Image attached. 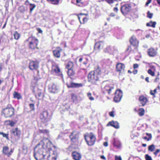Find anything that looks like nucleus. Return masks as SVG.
Here are the masks:
<instances>
[{"mask_svg": "<svg viewBox=\"0 0 160 160\" xmlns=\"http://www.w3.org/2000/svg\"><path fill=\"white\" fill-rule=\"evenodd\" d=\"M70 97L71 101L73 102H75L78 101V97L77 95L74 93H71L70 94Z\"/></svg>", "mask_w": 160, "mask_h": 160, "instance_id": "obj_30", "label": "nucleus"}, {"mask_svg": "<svg viewBox=\"0 0 160 160\" xmlns=\"http://www.w3.org/2000/svg\"><path fill=\"white\" fill-rule=\"evenodd\" d=\"M36 96L39 100H41L43 98L44 95L43 93L40 92L36 95Z\"/></svg>", "mask_w": 160, "mask_h": 160, "instance_id": "obj_38", "label": "nucleus"}, {"mask_svg": "<svg viewBox=\"0 0 160 160\" xmlns=\"http://www.w3.org/2000/svg\"><path fill=\"white\" fill-rule=\"evenodd\" d=\"M67 74L68 76L71 78H72L75 74V71L74 68L68 69Z\"/></svg>", "mask_w": 160, "mask_h": 160, "instance_id": "obj_28", "label": "nucleus"}, {"mask_svg": "<svg viewBox=\"0 0 160 160\" xmlns=\"http://www.w3.org/2000/svg\"><path fill=\"white\" fill-rule=\"evenodd\" d=\"M71 156L74 160H80L82 158V155L81 153L76 151L72 152Z\"/></svg>", "mask_w": 160, "mask_h": 160, "instance_id": "obj_22", "label": "nucleus"}, {"mask_svg": "<svg viewBox=\"0 0 160 160\" xmlns=\"http://www.w3.org/2000/svg\"><path fill=\"white\" fill-rule=\"evenodd\" d=\"M62 51V49L60 47H56L52 51L53 57L57 58H60L61 56V53Z\"/></svg>", "mask_w": 160, "mask_h": 160, "instance_id": "obj_14", "label": "nucleus"}, {"mask_svg": "<svg viewBox=\"0 0 160 160\" xmlns=\"http://www.w3.org/2000/svg\"><path fill=\"white\" fill-rule=\"evenodd\" d=\"M37 30L38 31V33H42V31L40 28H37Z\"/></svg>", "mask_w": 160, "mask_h": 160, "instance_id": "obj_58", "label": "nucleus"}, {"mask_svg": "<svg viewBox=\"0 0 160 160\" xmlns=\"http://www.w3.org/2000/svg\"><path fill=\"white\" fill-rule=\"evenodd\" d=\"M39 62L37 60H31L29 63L28 68L31 71H37L39 68Z\"/></svg>", "mask_w": 160, "mask_h": 160, "instance_id": "obj_8", "label": "nucleus"}, {"mask_svg": "<svg viewBox=\"0 0 160 160\" xmlns=\"http://www.w3.org/2000/svg\"><path fill=\"white\" fill-rule=\"evenodd\" d=\"M101 73V69L99 67L96 69L91 71L88 75V82L92 85H98L101 82L100 76Z\"/></svg>", "mask_w": 160, "mask_h": 160, "instance_id": "obj_2", "label": "nucleus"}, {"mask_svg": "<svg viewBox=\"0 0 160 160\" xmlns=\"http://www.w3.org/2000/svg\"><path fill=\"white\" fill-rule=\"evenodd\" d=\"M153 15V13H151L149 11H148L147 13V17L150 19L152 18Z\"/></svg>", "mask_w": 160, "mask_h": 160, "instance_id": "obj_53", "label": "nucleus"}, {"mask_svg": "<svg viewBox=\"0 0 160 160\" xmlns=\"http://www.w3.org/2000/svg\"><path fill=\"white\" fill-rule=\"evenodd\" d=\"M156 22H153L151 21L147 23L146 26L148 27H151L153 28H155L156 27Z\"/></svg>", "mask_w": 160, "mask_h": 160, "instance_id": "obj_36", "label": "nucleus"}, {"mask_svg": "<svg viewBox=\"0 0 160 160\" xmlns=\"http://www.w3.org/2000/svg\"><path fill=\"white\" fill-rule=\"evenodd\" d=\"M9 148L7 146H4L3 148V153L7 155L8 157H10L12 154L13 151L12 149H11L9 152H8Z\"/></svg>", "mask_w": 160, "mask_h": 160, "instance_id": "obj_27", "label": "nucleus"}, {"mask_svg": "<svg viewBox=\"0 0 160 160\" xmlns=\"http://www.w3.org/2000/svg\"><path fill=\"white\" fill-rule=\"evenodd\" d=\"M138 100L141 104L140 106H144L148 102L147 98L143 95L139 96Z\"/></svg>", "mask_w": 160, "mask_h": 160, "instance_id": "obj_21", "label": "nucleus"}, {"mask_svg": "<svg viewBox=\"0 0 160 160\" xmlns=\"http://www.w3.org/2000/svg\"><path fill=\"white\" fill-rule=\"evenodd\" d=\"M87 95L90 100L91 101H93L94 100V98L93 97H92L91 93L90 92H88L87 94Z\"/></svg>", "mask_w": 160, "mask_h": 160, "instance_id": "obj_49", "label": "nucleus"}, {"mask_svg": "<svg viewBox=\"0 0 160 160\" xmlns=\"http://www.w3.org/2000/svg\"><path fill=\"white\" fill-rule=\"evenodd\" d=\"M13 35L14 39L16 40H18L21 37L20 34L17 31H15L14 32Z\"/></svg>", "mask_w": 160, "mask_h": 160, "instance_id": "obj_37", "label": "nucleus"}, {"mask_svg": "<svg viewBox=\"0 0 160 160\" xmlns=\"http://www.w3.org/2000/svg\"><path fill=\"white\" fill-rule=\"evenodd\" d=\"M2 115L6 118H10L15 115V109L11 104H8L7 107L2 109Z\"/></svg>", "mask_w": 160, "mask_h": 160, "instance_id": "obj_4", "label": "nucleus"}, {"mask_svg": "<svg viewBox=\"0 0 160 160\" xmlns=\"http://www.w3.org/2000/svg\"><path fill=\"white\" fill-rule=\"evenodd\" d=\"M157 52L156 50L152 47L148 49L147 51V54L150 57H154L157 55Z\"/></svg>", "mask_w": 160, "mask_h": 160, "instance_id": "obj_23", "label": "nucleus"}, {"mask_svg": "<svg viewBox=\"0 0 160 160\" xmlns=\"http://www.w3.org/2000/svg\"><path fill=\"white\" fill-rule=\"evenodd\" d=\"M86 71V70L85 69H82L79 70L78 71V74L82 75L83 72H84Z\"/></svg>", "mask_w": 160, "mask_h": 160, "instance_id": "obj_54", "label": "nucleus"}, {"mask_svg": "<svg viewBox=\"0 0 160 160\" xmlns=\"http://www.w3.org/2000/svg\"><path fill=\"white\" fill-rule=\"evenodd\" d=\"M105 45V43L103 41H100L96 42L94 46L93 52H99L103 48Z\"/></svg>", "mask_w": 160, "mask_h": 160, "instance_id": "obj_9", "label": "nucleus"}, {"mask_svg": "<svg viewBox=\"0 0 160 160\" xmlns=\"http://www.w3.org/2000/svg\"><path fill=\"white\" fill-rule=\"evenodd\" d=\"M52 116L49 115L47 111H44L40 113L39 115V119L41 123L44 124L45 126H47V123L50 121Z\"/></svg>", "mask_w": 160, "mask_h": 160, "instance_id": "obj_6", "label": "nucleus"}, {"mask_svg": "<svg viewBox=\"0 0 160 160\" xmlns=\"http://www.w3.org/2000/svg\"><path fill=\"white\" fill-rule=\"evenodd\" d=\"M78 58H79L78 62L80 65H86L87 64L88 59L87 56L82 55L80 56Z\"/></svg>", "mask_w": 160, "mask_h": 160, "instance_id": "obj_19", "label": "nucleus"}, {"mask_svg": "<svg viewBox=\"0 0 160 160\" xmlns=\"http://www.w3.org/2000/svg\"><path fill=\"white\" fill-rule=\"evenodd\" d=\"M152 0H148L147 2H146L145 5L148 6L149 4L151 2Z\"/></svg>", "mask_w": 160, "mask_h": 160, "instance_id": "obj_61", "label": "nucleus"}, {"mask_svg": "<svg viewBox=\"0 0 160 160\" xmlns=\"http://www.w3.org/2000/svg\"><path fill=\"white\" fill-rule=\"evenodd\" d=\"M52 72L54 73L55 75L58 76H62V72L59 67L57 65H53L52 66Z\"/></svg>", "mask_w": 160, "mask_h": 160, "instance_id": "obj_15", "label": "nucleus"}, {"mask_svg": "<svg viewBox=\"0 0 160 160\" xmlns=\"http://www.w3.org/2000/svg\"><path fill=\"white\" fill-rule=\"evenodd\" d=\"M146 135L148 136V138L146 137H144L143 138V139L148 141L151 140L152 138V134L151 133H146Z\"/></svg>", "mask_w": 160, "mask_h": 160, "instance_id": "obj_39", "label": "nucleus"}, {"mask_svg": "<svg viewBox=\"0 0 160 160\" xmlns=\"http://www.w3.org/2000/svg\"><path fill=\"white\" fill-rule=\"evenodd\" d=\"M160 152V149H157L155 151V152H154V154L156 156L157 155L158 153Z\"/></svg>", "mask_w": 160, "mask_h": 160, "instance_id": "obj_57", "label": "nucleus"}, {"mask_svg": "<svg viewBox=\"0 0 160 160\" xmlns=\"http://www.w3.org/2000/svg\"><path fill=\"white\" fill-rule=\"evenodd\" d=\"M133 50H132L131 46L130 45H128V48L126 50V51L129 52H131Z\"/></svg>", "mask_w": 160, "mask_h": 160, "instance_id": "obj_52", "label": "nucleus"}, {"mask_svg": "<svg viewBox=\"0 0 160 160\" xmlns=\"http://www.w3.org/2000/svg\"><path fill=\"white\" fill-rule=\"evenodd\" d=\"M76 5L80 7H83L85 6V4L80 1L79 0H76Z\"/></svg>", "mask_w": 160, "mask_h": 160, "instance_id": "obj_41", "label": "nucleus"}, {"mask_svg": "<svg viewBox=\"0 0 160 160\" xmlns=\"http://www.w3.org/2000/svg\"><path fill=\"white\" fill-rule=\"evenodd\" d=\"M157 89L155 88L154 90H151L150 91V94L153 96V97H155V94L157 92Z\"/></svg>", "mask_w": 160, "mask_h": 160, "instance_id": "obj_47", "label": "nucleus"}, {"mask_svg": "<svg viewBox=\"0 0 160 160\" xmlns=\"http://www.w3.org/2000/svg\"><path fill=\"white\" fill-rule=\"evenodd\" d=\"M114 112L113 111H112L109 112V114L111 117H114Z\"/></svg>", "mask_w": 160, "mask_h": 160, "instance_id": "obj_56", "label": "nucleus"}, {"mask_svg": "<svg viewBox=\"0 0 160 160\" xmlns=\"http://www.w3.org/2000/svg\"><path fill=\"white\" fill-rule=\"evenodd\" d=\"M155 71H152L151 69H149L148 71V73L152 76H155Z\"/></svg>", "mask_w": 160, "mask_h": 160, "instance_id": "obj_46", "label": "nucleus"}, {"mask_svg": "<svg viewBox=\"0 0 160 160\" xmlns=\"http://www.w3.org/2000/svg\"><path fill=\"white\" fill-rule=\"evenodd\" d=\"M0 135H2L3 137L6 138L7 139H9L8 134V133L6 134L2 132H0Z\"/></svg>", "mask_w": 160, "mask_h": 160, "instance_id": "obj_48", "label": "nucleus"}, {"mask_svg": "<svg viewBox=\"0 0 160 160\" xmlns=\"http://www.w3.org/2000/svg\"><path fill=\"white\" fill-rule=\"evenodd\" d=\"M138 72V71L137 69H134L132 72V73L133 74H135L137 73Z\"/></svg>", "mask_w": 160, "mask_h": 160, "instance_id": "obj_63", "label": "nucleus"}, {"mask_svg": "<svg viewBox=\"0 0 160 160\" xmlns=\"http://www.w3.org/2000/svg\"><path fill=\"white\" fill-rule=\"evenodd\" d=\"M7 125H9L11 127H14L16 124V122H14L12 120H7L5 121Z\"/></svg>", "mask_w": 160, "mask_h": 160, "instance_id": "obj_35", "label": "nucleus"}, {"mask_svg": "<svg viewBox=\"0 0 160 160\" xmlns=\"http://www.w3.org/2000/svg\"><path fill=\"white\" fill-rule=\"evenodd\" d=\"M155 146L153 144L149 145L148 147V151L151 152H153L155 149Z\"/></svg>", "mask_w": 160, "mask_h": 160, "instance_id": "obj_43", "label": "nucleus"}, {"mask_svg": "<svg viewBox=\"0 0 160 160\" xmlns=\"http://www.w3.org/2000/svg\"><path fill=\"white\" fill-rule=\"evenodd\" d=\"M81 34L85 37L88 36L90 33V31L86 29L85 28H83L81 29Z\"/></svg>", "mask_w": 160, "mask_h": 160, "instance_id": "obj_32", "label": "nucleus"}, {"mask_svg": "<svg viewBox=\"0 0 160 160\" xmlns=\"http://www.w3.org/2000/svg\"><path fill=\"white\" fill-rule=\"evenodd\" d=\"M102 90L104 93L107 92L108 94H110L113 92L114 87L106 85L104 87Z\"/></svg>", "mask_w": 160, "mask_h": 160, "instance_id": "obj_24", "label": "nucleus"}, {"mask_svg": "<svg viewBox=\"0 0 160 160\" xmlns=\"http://www.w3.org/2000/svg\"><path fill=\"white\" fill-rule=\"evenodd\" d=\"M58 157V154L56 152L47 153L45 158H41L38 160H56Z\"/></svg>", "mask_w": 160, "mask_h": 160, "instance_id": "obj_11", "label": "nucleus"}, {"mask_svg": "<svg viewBox=\"0 0 160 160\" xmlns=\"http://www.w3.org/2000/svg\"><path fill=\"white\" fill-rule=\"evenodd\" d=\"M130 45L134 48V50L138 51L139 41L134 35L132 36L129 39Z\"/></svg>", "mask_w": 160, "mask_h": 160, "instance_id": "obj_10", "label": "nucleus"}, {"mask_svg": "<svg viewBox=\"0 0 160 160\" xmlns=\"http://www.w3.org/2000/svg\"><path fill=\"white\" fill-rule=\"evenodd\" d=\"M115 16H116L115 14L113 12H111L109 15V16L111 17H114Z\"/></svg>", "mask_w": 160, "mask_h": 160, "instance_id": "obj_62", "label": "nucleus"}, {"mask_svg": "<svg viewBox=\"0 0 160 160\" xmlns=\"http://www.w3.org/2000/svg\"><path fill=\"white\" fill-rule=\"evenodd\" d=\"M103 51L105 53L111 54L113 52V48L111 46H108L103 49Z\"/></svg>", "mask_w": 160, "mask_h": 160, "instance_id": "obj_31", "label": "nucleus"}, {"mask_svg": "<svg viewBox=\"0 0 160 160\" xmlns=\"http://www.w3.org/2000/svg\"><path fill=\"white\" fill-rule=\"evenodd\" d=\"M145 158L146 160H152L151 157L148 154H146L145 155Z\"/></svg>", "mask_w": 160, "mask_h": 160, "instance_id": "obj_55", "label": "nucleus"}, {"mask_svg": "<svg viewBox=\"0 0 160 160\" xmlns=\"http://www.w3.org/2000/svg\"><path fill=\"white\" fill-rule=\"evenodd\" d=\"M65 68L68 70L74 68V65L73 62L71 61H68L65 64Z\"/></svg>", "mask_w": 160, "mask_h": 160, "instance_id": "obj_29", "label": "nucleus"}, {"mask_svg": "<svg viewBox=\"0 0 160 160\" xmlns=\"http://www.w3.org/2000/svg\"><path fill=\"white\" fill-rule=\"evenodd\" d=\"M28 48L32 50H38L39 49L38 47L39 40L35 36H31L24 41Z\"/></svg>", "mask_w": 160, "mask_h": 160, "instance_id": "obj_3", "label": "nucleus"}, {"mask_svg": "<svg viewBox=\"0 0 160 160\" xmlns=\"http://www.w3.org/2000/svg\"><path fill=\"white\" fill-rule=\"evenodd\" d=\"M66 84L68 88H79L83 86L82 83H75L72 82H71L70 83L67 82Z\"/></svg>", "mask_w": 160, "mask_h": 160, "instance_id": "obj_20", "label": "nucleus"}, {"mask_svg": "<svg viewBox=\"0 0 160 160\" xmlns=\"http://www.w3.org/2000/svg\"><path fill=\"white\" fill-rule=\"evenodd\" d=\"M13 98H16L18 100L22 98V97L20 93L16 91H14L13 94Z\"/></svg>", "mask_w": 160, "mask_h": 160, "instance_id": "obj_34", "label": "nucleus"}, {"mask_svg": "<svg viewBox=\"0 0 160 160\" xmlns=\"http://www.w3.org/2000/svg\"><path fill=\"white\" fill-rule=\"evenodd\" d=\"M145 113V110L142 108H140L138 109V115L140 116H143Z\"/></svg>", "mask_w": 160, "mask_h": 160, "instance_id": "obj_40", "label": "nucleus"}, {"mask_svg": "<svg viewBox=\"0 0 160 160\" xmlns=\"http://www.w3.org/2000/svg\"><path fill=\"white\" fill-rule=\"evenodd\" d=\"M48 90L51 93H55L58 92V87L55 83H51L48 86Z\"/></svg>", "mask_w": 160, "mask_h": 160, "instance_id": "obj_18", "label": "nucleus"}, {"mask_svg": "<svg viewBox=\"0 0 160 160\" xmlns=\"http://www.w3.org/2000/svg\"><path fill=\"white\" fill-rule=\"evenodd\" d=\"M39 132L40 133L48 134L49 131L48 129H39Z\"/></svg>", "mask_w": 160, "mask_h": 160, "instance_id": "obj_45", "label": "nucleus"}, {"mask_svg": "<svg viewBox=\"0 0 160 160\" xmlns=\"http://www.w3.org/2000/svg\"><path fill=\"white\" fill-rule=\"evenodd\" d=\"M53 147L55 148L51 141L48 138H44L35 147L34 149V156L36 159L41 158H45L47 153L56 152L52 150Z\"/></svg>", "mask_w": 160, "mask_h": 160, "instance_id": "obj_1", "label": "nucleus"}, {"mask_svg": "<svg viewBox=\"0 0 160 160\" xmlns=\"http://www.w3.org/2000/svg\"><path fill=\"white\" fill-rule=\"evenodd\" d=\"M113 145L114 147H116L118 148H120L121 146L120 142L115 138H114L113 140Z\"/></svg>", "mask_w": 160, "mask_h": 160, "instance_id": "obj_33", "label": "nucleus"}, {"mask_svg": "<svg viewBox=\"0 0 160 160\" xmlns=\"http://www.w3.org/2000/svg\"><path fill=\"white\" fill-rule=\"evenodd\" d=\"M138 67L139 65L137 63L134 64L133 65V68L134 69L138 68Z\"/></svg>", "mask_w": 160, "mask_h": 160, "instance_id": "obj_59", "label": "nucleus"}, {"mask_svg": "<svg viewBox=\"0 0 160 160\" xmlns=\"http://www.w3.org/2000/svg\"><path fill=\"white\" fill-rule=\"evenodd\" d=\"M84 138L87 144L89 146L94 145L96 141V135L92 132L87 133L84 134Z\"/></svg>", "mask_w": 160, "mask_h": 160, "instance_id": "obj_5", "label": "nucleus"}, {"mask_svg": "<svg viewBox=\"0 0 160 160\" xmlns=\"http://www.w3.org/2000/svg\"><path fill=\"white\" fill-rule=\"evenodd\" d=\"M122 92L120 89H117L115 93L113 100L116 102H119L122 97Z\"/></svg>", "mask_w": 160, "mask_h": 160, "instance_id": "obj_12", "label": "nucleus"}, {"mask_svg": "<svg viewBox=\"0 0 160 160\" xmlns=\"http://www.w3.org/2000/svg\"><path fill=\"white\" fill-rule=\"evenodd\" d=\"M115 160H122L120 156H115Z\"/></svg>", "mask_w": 160, "mask_h": 160, "instance_id": "obj_60", "label": "nucleus"}, {"mask_svg": "<svg viewBox=\"0 0 160 160\" xmlns=\"http://www.w3.org/2000/svg\"><path fill=\"white\" fill-rule=\"evenodd\" d=\"M69 138L72 142L75 144L78 142V135L77 131H72L69 136Z\"/></svg>", "mask_w": 160, "mask_h": 160, "instance_id": "obj_13", "label": "nucleus"}, {"mask_svg": "<svg viewBox=\"0 0 160 160\" xmlns=\"http://www.w3.org/2000/svg\"><path fill=\"white\" fill-rule=\"evenodd\" d=\"M107 127L112 126L115 128L118 129L119 128V124L117 121H115L112 120L109 122L107 124Z\"/></svg>", "mask_w": 160, "mask_h": 160, "instance_id": "obj_26", "label": "nucleus"}, {"mask_svg": "<svg viewBox=\"0 0 160 160\" xmlns=\"http://www.w3.org/2000/svg\"><path fill=\"white\" fill-rule=\"evenodd\" d=\"M85 14L81 13L78 15V19L81 24H85L88 20V18L85 16Z\"/></svg>", "mask_w": 160, "mask_h": 160, "instance_id": "obj_17", "label": "nucleus"}, {"mask_svg": "<svg viewBox=\"0 0 160 160\" xmlns=\"http://www.w3.org/2000/svg\"><path fill=\"white\" fill-rule=\"evenodd\" d=\"M30 12L31 13L33 10L35 8L36 5L34 4L30 3Z\"/></svg>", "mask_w": 160, "mask_h": 160, "instance_id": "obj_44", "label": "nucleus"}, {"mask_svg": "<svg viewBox=\"0 0 160 160\" xmlns=\"http://www.w3.org/2000/svg\"><path fill=\"white\" fill-rule=\"evenodd\" d=\"M19 10L21 12H23L25 11V8L24 6H21L19 8Z\"/></svg>", "mask_w": 160, "mask_h": 160, "instance_id": "obj_50", "label": "nucleus"}, {"mask_svg": "<svg viewBox=\"0 0 160 160\" xmlns=\"http://www.w3.org/2000/svg\"><path fill=\"white\" fill-rule=\"evenodd\" d=\"M125 67L124 64L121 62H118L116 65V71L120 74L124 71Z\"/></svg>", "mask_w": 160, "mask_h": 160, "instance_id": "obj_16", "label": "nucleus"}, {"mask_svg": "<svg viewBox=\"0 0 160 160\" xmlns=\"http://www.w3.org/2000/svg\"><path fill=\"white\" fill-rule=\"evenodd\" d=\"M132 7L130 4H125L121 6L120 11L122 14L124 16L127 15L131 11Z\"/></svg>", "mask_w": 160, "mask_h": 160, "instance_id": "obj_7", "label": "nucleus"}, {"mask_svg": "<svg viewBox=\"0 0 160 160\" xmlns=\"http://www.w3.org/2000/svg\"><path fill=\"white\" fill-rule=\"evenodd\" d=\"M113 10L114 12H118V9L117 7H114L113 9Z\"/></svg>", "mask_w": 160, "mask_h": 160, "instance_id": "obj_64", "label": "nucleus"}, {"mask_svg": "<svg viewBox=\"0 0 160 160\" xmlns=\"http://www.w3.org/2000/svg\"><path fill=\"white\" fill-rule=\"evenodd\" d=\"M29 106L30 108L31 109V111H34L35 110L34 107V104L33 103H30L29 104Z\"/></svg>", "mask_w": 160, "mask_h": 160, "instance_id": "obj_51", "label": "nucleus"}, {"mask_svg": "<svg viewBox=\"0 0 160 160\" xmlns=\"http://www.w3.org/2000/svg\"><path fill=\"white\" fill-rule=\"evenodd\" d=\"M48 2L53 4L57 5L59 2V0H46Z\"/></svg>", "mask_w": 160, "mask_h": 160, "instance_id": "obj_42", "label": "nucleus"}, {"mask_svg": "<svg viewBox=\"0 0 160 160\" xmlns=\"http://www.w3.org/2000/svg\"><path fill=\"white\" fill-rule=\"evenodd\" d=\"M10 132L14 136L19 137L21 134V131L17 127L12 128Z\"/></svg>", "mask_w": 160, "mask_h": 160, "instance_id": "obj_25", "label": "nucleus"}]
</instances>
